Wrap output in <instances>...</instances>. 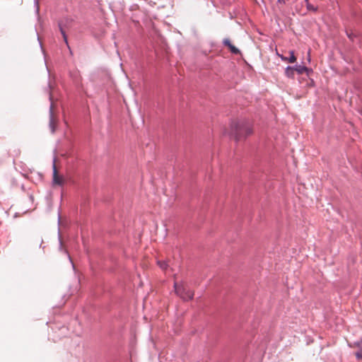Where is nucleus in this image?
I'll return each mask as SVG.
<instances>
[{"label": "nucleus", "mask_w": 362, "mask_h": 362, "mask_svg": "<svg viewBox=\"0 0 362 362\" xmlns=\"http://www.w3.org/2000/svg\"><path fill=\"white\" fill-rule=\"evenodd\" d=\"M231 131L236 141L245 139L253 133L252 125L244 122H237L233 124Z\"/></svg>", "instance_id": "1"}, {"label": "nucleus", "mask_w": 362, "mask_h": 362, "mask_svg": "<svg viewBox=\"0 0 362 362\" xmlns=\"http://www.w3.org/2000/svg\"><path fill=\"white\" fill-rule=\"evenodd\" d=\"M174 288L175 293L184 300H192L194 297V292L187 289L182 283L175 282Z\"/></svg>", "instance_id": "2"}, {"label": "nucleus", "mask_w": 362, "mask_h": 362, "mask_svg": "<svg viewBox=\"0 0 362 362\" xmlns=\"http://www.w3.org/2000/svg\"><path fill=\"white\" fill-rule=\"evenodd\" d=\"M58 119L57 117L54 115L53 112L52 105L50 107L49 111V127L51 129V132L54 133L56 130L57 126Z\"/></svg>", "instance_id": "3"}, {"label": "nucleus", "mask_w": 362, "mask_h": 362, "mask_svg": "<svg viewBox=\"0 0 362 362\" xmlns=\"http://www.w3.org/2000/svg\"><path fill=\"white\" fill-rule=\"evenodd\" d=\"M53 182L58 185H61L64 183V178L58 174L55 163L53 165Z\"/></svg>", "instance_id": "4"}, {"label": "nucleus", "mask_w": 362, "mask_h": 362, "mask_svg": "<svg viewBox=\"0 0 362 362\" xmlns=\"http://www.w3.org/2000/svg\"><path fill=\"white\" fill-rule=\"evenodd\" d=\"M228 49L230 50V52L233 54H235V55H238V56H240V57H242V53L240 52V50L236 47L235 46H234L233 45H232L230 43V41L228 40Z\"/></svg>", "instance_id": "5"}, {"label": "nucleus", "mask_w": 362, "mask_h": 362, "mask_svg": "<svg viewBox=\"0 0 362 362\" xmlns=\"http://www.w3.org/2000/svg\"><path fill=\"white\" fill-rule=\"evenodd\" d=\"M289 54H290V57H284L283 55H281L280 57L284 62H288L289 63H294V62H296V57L294 55V51H293V50L290 51Z\"/></svg>", "instance_id": "6"}, {"label": "nucleus", "mask_w": 362, "mask_h": 362, "mask_svg": "<svg viewBox=\"0 0 362 362\" xmlns=\"http://www.w3.org/2000/svg\"><path fill=\"white\" fill-rule=\"evenodd\" d=\"M295 71H296L299 74H303L304 73H306L308 74V72L310 71L309 69H308L305 66L298 65L296 67H294Z\"/></svg>", "instance_id": "7"}, {"label": "nucleus", "mask_w": 362, "mask_h": 362, "mask_svg": "<svg viewBox=\"0 0 362 362\" xmlns=\"http://www.w3.org/2000/svg\"><path fill=\"white\" fill-rule=\"evenodd\" d=\"M294 67L288 66L285 70V74L288 78H293L295 73Z\"/></svg>", "instance_id": "8"}, {"label": "nucleus", "mask_w": 362, "mask_h": 362, "mask_svg": "<svg viewBox=\"0 0 362 362\" xmlns=\"http://www.w3.org/2000/svg\"><path fill=\"white\" fill-rule=\"evenodd\" d=\"M158 263V265L160 267V268L162 269V270H166V269L168 268V264L165 262V261H158L157 262Z\"/></svg>", "instance_id": "9"}, {"label": "nucleus", "mask_w": 362, "mask_h": 362, "mask_svg": "<svg viewBox=\"0 0 362 362\" xmlns=\"http://www.w3.org/2000/svg\"><path fill=\"white\" fill-rule=\"evenodd\" d=\"M355 355L357 358L362 359V348L360 349L357 352H356Z\"/></svg>", "instance_id": "10"}, {"label": "nucleus", "mask_w": 362, "mask_h": 362, "mask_svg": "<svg viewBox=\"0 0 362 362\" xmlns=\"http://www.w3.org/2000/svg\"><path fill=\"white\" fill-rule=\"evenodd\" d=\"M307 8L310 11H316V8L309 3H307Z\"/></svg>", "instance_id": "11"}, {"label": "nucleus", "mask_w": 362, "mask_h": 362, "mask_svg": "<svg viewBox=\"0 0 362 362\" xmlns=\"http://www.w3.org/2000/svg\"><path fill=\"white\" fill-rule=\"evenodd\" d=\"M60 30H61V33H62V34L63 35V37L64 39L65 42L67 43V38H66V34H65L64 31L63 30V29L62 28H60Z\"/></svg>", "instance_id": "12"}]
</instances>
